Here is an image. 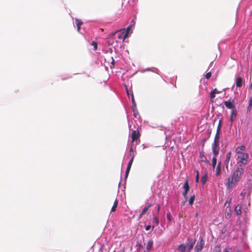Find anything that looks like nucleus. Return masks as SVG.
Wrapping results in <instances>:
<instances>
[{"label": "nucleus", "mask_w": 252, "mask_h": 252, "mask_svg": "<svg viewBox=\"0 0 252 252\" xmlns=\"http://www.w3.org/2000/svg\"><path fill=\"white\" fill-rule=\"evenodd\" d=\"M244 172V169L241 165H239L237 167V169L234 171L232 174L231 178H228L227 183H226V187L228 189L232 188L235 186V184L238 182Z\"/></svg>", "instance_id": "nucleus-1"}, {"label": "nucleus", "mask_w": 252, "mask_h": 252, "mask_svg": "<svg viewBox=\"0 0 252 252\" xmlns=\"http://www.w3.org/2000/svg\"><path fill=\"white\" fill-rule=\"evenodd\" d=\"M205 247V241L202 237H200L198 241L197 242L195 248V252H201L202 250Z\"/></svg>", "instance_id": "nucleus-2"}, {"label": "nucleus", "mask_w": 252, "mask_h": 252, "mask_svg": "<svg viewBox=\"0 0 252 252\" xmlns=\"http://www.w3.org/2000/svg\"><path fill=\"white\" fill-rule=\"evenodd\" d=\"M140 132L137 129L133 130L131 133V143H135V145L139 144L140 142Z\"/></svg>", "instance_id": "nucleus-3"}, {"label": "nucleus", "mask_w": 252, "mask_h": 252, "mask_svg": "<svg viewBox=\"0 0 252 252\" xmlns=\"http://www.w3.org/2000/svg\"><path fill=\"white\" fill-rule=\"evenodd\" d=\"M249 155L247 153H241L238 158L239 159V165H246L248 162Z\"/></svg>", "instance_id": "nucleus-4"}, {"label": "nucleus", "mask_w": 252, "mask_h": 252, "mask_svg": "<svg viewBox=\"0 0 252 252\" xmlns=\"http://www.w3.org/2000/svg\"><path fill=\"white\" fill-rule=\"evenodd\" d=\"M223 104L226 108L233 110L235 109V102L234 99H229L228 101H224Z\"/></svg>", "instance_id": "nucleus-5"}, {"label": "nucleus", "mask_w": 252, "mask_h": 252, "mask_svg": "<svg viewBox=\"0 0 252 252\" xmlns=\"http://www.w3.org/2000/svg\"><path fill=\"white\" fill-rule=\"evenodd\" d=\"M196 240L188 238L186 241V248L188 250L191 251L195 243Z\"/></svg>", "instance_id": "nucleus-6"}, {"label": "nucleus", "mask_w": 252, "mask_h": 252, "mask_svg": "<svg viewBox=\"0 0 252 252\" xmlns=\"http://www.w3.org/2000/svg\"><path fill=\"white\" fill-rule=\"evenodd\" d=\"M219 143L214 142L212 144V150L215 157L217 156L219 153Z\"/></svg>", "instance_id": "nucleus-7"}, {"label": "nucleus", "mask_w": 252, "mask_h": 252, "mask_svg": "<svg viewBox=\"0 0 252 252\" xmlns=\"http://www.w3.org/2000/svg\"><path fill=\"white\" fill-rule=\"evenodd\" d=\"M183 188H184V189H185V191L183 192V195H184L185 198H187V194H188V191L189 189V181L188 180L186 181V182L184 183Z\"/></svg>", "instance_id": "nucleus-8"}, {"label": "nucleus", "mask_w": 252, "mask_h": 252, "mask_svg": "<svg viewBox=\"0 0 252 252\" xmlns=\"http://www.w3.org/2000/svg\"><path fill=\"white\" fill-rule=\"evenodd\" d=\"M237 115V112L236 109H233V110H231V114L230 117V121L231 123L236 119Z\"/></svg>", "instance_id": "nucleus-9"}, {"label": "nucleus", "mask_w": 252, "mask_h": 252, "mask_svg": "<svg viewBox=\"0 0 252 252\" xmlns=\"http://www.w3.org/2000/svg\"><path fill=\"white\" fill-rule=\"evenodd\" d=\"M133 159H134V156H133L132 157V158L129 160V162L128 163V165H127V168H126V178H127L128 175L129 171L130 170V168H131V165H132V162L133 161Z\"/></svg>", "instance_id": "nucleus-10"}, {"label": "nucleus", "mask_w": 252, "mask_h": 252, "mask_svg": "<svg viewBox=\"0 0 252 252\" xmlns=\"http://www.w3.org/2000/svg\"><path fill=\"white\" fill-rule=\"evenodd\" d=\"M116 33H118V38L119 39H123V41L127 37V33H124V32H118L114 33L112 35H114Z\"/></svg>", "instance_id": "nucleus-11"}, {"label": "nucleus", "mask_w": 252, "mask_h": 252, "mask_svg": "<svg viewBox=\"0 0 252 252\" xmlns=\"http://www.w3.org/2000/svg\"><path fill=\"white\" fill-rule=\"evenodd\" d=\"M152 206V203H149L146 207H145L142 210V212L140 214L139 216V218H141L142 216L144 215L147 211L149 210V209Z\"/></svg>", "instance_id": "nucleus-12"}, {"label": "nucleus", "mask_w": 252, "mask_h": 252, "mask_svg": "<svg viewBox=\"0 0 252 252\" xmlns=\"http://www.w3.org/2000/svg\"><path fill=\"white\" fill-rule=\"evenodd\" d=\"M231 153L230 152L227 153L226 154V159L224 161L226 168L227 169H228V163H229L230 159L231 158Z\"/></svg>", "instance_id": "nucleus-13"}, {"label": "nucleus", "mask_w": 252, "mask_h": 252, "mask_svg": "<svg viewBox=\"0 0 252 252\" xmlns=\"http://www.w3.org/2000/svg\"><path fill=\"white\" fill-rule=\"evenodd\" d=\"M236 85L237 87H241L243 85V79L241 77H239L236 78Z\"/></svg>", "instance_id": "nucleus-14"}, {"label": "nucleus", "mask_w": 252, "mask_h": 252, "mask_svg": "<svg viewBox=\"0 0 252 252\" xmlns=\"http://www.w3.org/2000/svg\"><path fill=\"white\" fill-rule=\"evenodd\" d=\"M199 158L201 161L209 163V160H207L206 157L204 156L203 153L200 152L199 153Z\"/></svg>", "instance_id": "nucleus-15"}, {"label": "nucleus", "mask_w": 252, "mask_h": 252, "mask_svg": "<svg viewBox=\"0 0 252 252\" xmlns=\"http://www.w3.org/2000/svg\"><path fill=\"white\" fill-rule=\"evenodd\" d=\"M186 250V246L184 244H180L177 248V250L180 252H185Z\"/></svg>", "instance_id": "nucleus-16"}, {"label": "nucleus", "mask_w": 252, "mask_h": 252, "mask_svg": "<svg viewBox=\"0 0 252 252\" xmlns=\"http://www.w3.org/2000/svg\"><path fill=\"white\" fill-rule=\"evenodd\" d=\"M221 173V162H219L217 166L216 170V175L218 176L220 175Z\"/></svg>", "instance_id": "nucleus-17"}, {"label": "nucleus", "mask_w": 252, "mask_h": 252, "mask_svg": "<svg viewBox=\"0 0 252 252\" xmlns=\"http://www.w3.org/2000/svg\"><path fill=\"white\" fill-rule=\"evenodd\" d=\"M241 208H242V206L241 205H237L235 207V209H234V211H235V213L237 215H240L241 214Z\"/></svg>", "instance_id": "nucleus-18"}, {"label": "nucleus", "mask_w": 252, "mask_h": 252, "mask_svg": "<svg viewBox=\"0 0 252 252\" xmlns=\"http://www.w3.org/2000/svg\"><path fill=\"white\" fill-rule=\"evenodd\" d=\"M153 243H154V242L152 240H150L148 242V243H147V245L146 246V249H147V251H149L152 249L153 247Z\"/></svg>", "instance_id": "nucleus-19"}, {"label": "nucleus", "mask_w": 252, "mask_h": 252, "mask_svg": "<svg viewBox=\"0 0 252 252\" xmlns=\"http://www.w3.org/2000/svg\"><path fill=\"white\" fill-rule=\"evenodd\" d=\"M220 92H218L217 89H214L210 93V97L211 99H214L215 97V94L217 93H219Z\"/></svg>", "instance_id": "nucleus-20"}, {"label": "nucleus", "mask_w": 252, "mask_h": 252, "mask_svg": "<svg viewBox=\"0 0 252 252\" xmlns=\"http://www.w3.org/2000/svg\"><path fill=\"white\" fill-rule=\"evenodd\" d=\"M153 223L154 224L152 226L153 229L156 226L158 225L159 223L158 219L157 216H154L153 217Z\"/></svg>", "instance_id": "nucleus-21"}, {"label": "nucleus", "mask_w": 252, "mask_h": 252, "mask_svg": "<svg viewBox=\"0 0 252 252\" xmlns=\"http://www.w3.org/2000/svg\"><path fill=\"white\" fill-rule=\"evenodd\" d=\"M220 131H216V133L215 134V138L214 142H220Z\"/></svg>", "instance_id": "nucleus-22"}, {"label": "nucleus", "mask_w": 252, "mask_h": 252, "mask_svg": "<svg viewBox=\"0 0 252 252\" xmlns=\"http://www.w3.org/2000/svg\"><path fill=\"white\" fill-rule=\"evenodd\" d=\"M76 24L77 27V31L78 32H79L81 28V26L83 24V22L81 20L76 19Z\"/></svg>", "instance_id": "nucleus-23"}, {"label": "nucleus", "mask_w": 252, "mask_h": 252, "mask_svg": "<svg viewBox=\"0 0 252 252\" xmlns=\"http://www.w3.org/2000/svg\"><path fill=\"white\" fill-rule=\"evenodd\" d=\"M245 150V147L244 146H239L238 147H237L236 149V152L237 153V154H241V153H242L241 152V151H243Z\"/></svg>", "instance_id": "nucleus-24"}, {"label": "nucleus", "mask_w": 252, "mask_h": 252, "mask_svg": "<svg viewBox=\"0 0 252 252\" xmlns=\"http://www.w3.org/2000/svg\"><path fill=\"white\" fill-rule=\"evenodd\" d=\"M118 200L117 199H116L114 201V204L111 208V212H114L116 210V208L118 206Z\"/></svg>", "instance_id": "nucleus-25"}, {"label": "nucleus", "mask_w": 252, "mask_h": 252, "mask_svg": "<svg viewBox=\"0 0 252 252\" xmlns=\"http://www.w3.org/2000/svg\"><path fill=\"white\" fill-rule=\"evenodd\" d=\"M207 179H208V175L207 173H205V174H204L203 175V176L201 178V183H202V185H204L206 183Z\"/></svg>", "instance_id": "nucleus-26"}, {"label": "nucleus", "mask_w": 252, "mask_h": 252, "mask_svg": "<svg viewBox=\"0 0 252 252\" xmlns=\"http://www.w3.org/2000/svg\"><path fill=\"white\" fill-rule=\"evenodd\" d=\"M234 252V249L229 246H227L223 251V252Z\"/></svg>", "instance_id": "nucleus-27"}, {"label": "nucleus", "mask_w": 252, "mask_h": 252, "mask_svg": "<svg viewBox=\"0 0 252 252\" xmlns=\"http://www.w3.org/2000/svg\"><path fill=\"white\" fill-rule=\"evenodd\" d=\"M252 108V96L250 98L249 102V106L247 107V112H249L251 111Z\"/></svg>", "instance_id": "nucleus-28"}, {"label": "nucleus", "mask_w": 252, "mask_h": 252, "mask_svg": "<svg viewBox=\"0 0 252 252\" xmlns=\"http://www.w3.org/2000/svg\"><path fill=\"white\" fill-rule=\"evenodd\" d=\"M222 125V119H220L219 121V124H218V126H217V131H221V128Z\"/></svg>", "instance_id": "nucleus-29"}, {"label": "nucleus", "mask_w": 252, "mask_h": 252, "mask_svg": "<svg viewBox=\"0 0 252 252\" xmlns=\"http://www.w3.org/2000/svg\"><path fill=\"white\" fill-rule=\"evenodd\" d=\"M217 164V156H215L214 155V157L212 159V167L214 169L216 165Z\"/></svg>", "instance_id": "nucleus-30"}, {"label": "nucleus", "mask_w": 252, "mask_h": 252, "mask_svg": "<svg viewBox=\"0 0 252 252\" xmlns=\"http://www.w3.org/2000/svg\"><path fill=\"white\" fill-rule=\"evenodd\" d=\"M195 195H193L190 197L189 201V205H191L193 204V202L195 199Z\"/></svg>", "instance_id": "nucleus-31"}, {"label": "nucleus", "mask_w": 252, "mask_h": 252, "mask_svg": "<svg viewBox=\"0 0 252 252\" xmlns=\"http://www.w3.org/2000/svg\"><path fill=\"white\" fill-rule=\"evenodd\" d=\"M214 250L215 252H221V247L220 245H217L215 247Z\"/></svg>", "instance_id": "nucleus-32"}, {"label": "nucleus", "mask_w": 252, "mask_h": 252, "mask_svg": "<svg viewBox=\"0 0 252 252\" xmlns=\"http://www.w3.org/2000/svg\"><path fill=\"white\" fill-rule=\"evenodd\" d=\"M133 116L134 117L137 118V116L139 115L138 111L136 108L133 109Z\"/></svg>", "instance_id": "nucleus-33"}, {"label": "nucleus", "mask_w": 252, "mask_h": 252, "mask_svg": "<svg viewBox=\"0 0 252 252\" xmlns=\"http://www.w3.org/2000/svg\"><path fill=\"white\" fill-rule=\"evenodd\" d=\"M92 45L94 47V50H97V42L94 41L92 42Z\"/></svg>", "instance_id": "nucleus-34"}, {"label": "nucleus", "mask_w": 252, "mask_h": 252, "mask_svg": "<svg viewBox=\"0 0 252 252\" xmlns=\"http://www.w3.org/2000/svg\"><path fill=\"white\" fill-rule=\"evenodd\" d=\"M135 146H136V145H135V143H131V147L130 149V152H133L134 151V149H135Z\"/></svg>", "instance_id": "nucleus-35"}, {"label": "nucleus", "mask_w": 252, "mask_h": 252, "mask_svg": "<svg viewBox=\"0 0 252 252\" xmlns=\"http://www.w3.org/2000/svg\"><path fill=\"white\" fill-rule=\"evenodd\" d=\"M196 177H195V181L196 182L198 183V181H199V172L198 171H196Z\"/></svg>", "instance_id": "nucleus-36"}, {"label": "nucleus", "mask_w": 252, "mask_h": 252, "mask_svg": "<svg viewBox=\"0 0 252 252\" xmlns=\"http://www.w3.org/2000/svg\"><path fill=\"white\" fill-rule=\"evenodd\" d=\"M211 75L212 74L211 72H207L205 75L206 78L207 79H209L211 77Z\"/></svg>", "instance_id": "nucleus-37"}, {"label": "nucleus", "mask_w": 252, "mask_h": 252, "mask_svg": "<svg viewBox=\"0 0 252 252\" xmlns=\"http://www.w3.org/2000/svg\"><path fill=\"white\" fill-rule=\"evenodd\" d=\"M167 218L168 220H169L170 221L171 220V214H170V213L169 212V213H168L167 214Z\"/></svg>", "instance_id": "nucleus-38"}, {"label": "nucleus", "mask_w": 252, "mask_h": 252, "mask_svg": "<svg viewBox=\"0 0 252 252\" xmlns=\"http://www.w3.org/2000/svg\"><path fill=\"white\" fill-rule=\"evenodd\" d=\"M151 227H152V226L150 225H146V226H145V230L146 231H148L149 230H150V229L151 228Z\"/></svg>", "instance_id": "nucleus-39"}, {"label": "nucleus", "mask_w": 252, "mask_h": 252, "mask_svg": "<svg viewBox=\"0 0 252 252\" xmlns=\"http://www.w3.org/2000/svg\"><path fill=\"white\" fill-rule=\"evenodd\" d=\"M160 209V205L158 204V205H157V214H158L159 213V212Z\"/></svg>", "instance_id": "nucleus-40"}, {"label": "nucleus", "mask_w": 252, "mask_h": 252, "mask_svg": "<svg viewBox=\"0 0 252 252\" xmlns=\"http://www.w3.org/2000/svg\"><path fill=\"white\" fill-rule=\"evenodd\" d=\"M137 248H143V246L140 243H138L137 244H136V246Z\"/></svg>", "instance_id": "nucleus-41"}, {"label": "nucleus", "mask_w": 252, "mask_h": 252, "mask_svg": "<svg viewBox=\"0 0 252 252\" xmlns=\"http://www.w3.org/2000/svg\"><path fill=\"white\" fill-rule=\"evenodd\" d=\"M226 218H229L230 217V214L229 213H227V215L225 216Z\"/></svg>", "instance_id": "nucleus-42"}, {"label": "nucleus", "mask_w": 252, "mask_h": 252, "mask_svg": "<svg viewBox=\"0 0 252 252\" xmlns=\"http://www.w3.org/2000/svg\"><path fill=\"white\" fill-rule=\"evenodd\" d=\"M112 61L111 63H112V64H113V65H114V60L113 58H112Z\"/></svg>", "instance_id": "nucleus-43"}, {"label": "nucleus", "mask_w": 252, "mask_h": 252, "mask_svg": "<svg viewBox=\"0 0 252 252\" xmlns=\"http://www.w3.org/2000/svg\"><path fill=\"white\" fill-rule=\"evenodd\" d=\"M125 252V249H124V248H123V249H122V250H121V251H120V252Z\"/></svg>", "instance_id": "nucleus-44"}, {"label": "nucleus", "mask_w": 252, "mask_h": 252, "mask_svg": "<svg viewBox=\"0 0 252 252\" xmlns=\"http://www.w3.org/2000/svg\"><path fill=\"white\" fill-rule=\"evenodd\" d=\"M129 29H130V27H127V32H126V33H127V34L128 33V31H129Z\"/></svg>", "instance_id": "nucleus-45"}, {"label": "nucleus", "mask_w": 252, "mask_h": 252, "mask_svg": "<svg viewBox=\"0 0 252 252\" xmlns=\"http://www.w3.org/2000/svg\"><path fill=\"white\" fill-rule=\"evenodd\" d=\"M126 92H127V94H128V95H129V93H128V90H127V88H126Z\"/></svg>", "instance_id": "nucleus-46"}, {"label": "nucleus", "mask_w": 252, "mask_h": 252, "mask_svg": "<svg viewBox=\"0 0 252 252\" xmlns=\"http://www.w3.org/2000/svg\"><path fill=\"white\" fill-rule=\"evenodd\" d=\"M236 252H242L240 250H237Z\"/></svg>", "instance_id": "nucleus-47"}, {"label": "nucleus", "mask_w": 252, "mask_h": 252, "mask_svg": "<svg viewBox=\"0 0 252 252\" xmlns=\"http://www.w3.org/2000/svg\"><path fill=\"white\" fill-rule=\"evenodd\" d=\"M100 30H101L102 32L103 31V29H100Z\"/></svg>", "instance_id": "nucleus-48"}, {"label": "nucleus", "mask_w": 252, "mask_h": 252, "mask_svg": "<svg viewBox=\"0 0 252 252\" xmlns=\"http://www.w3.org/2000/svg\"><path fill=\"white\" fill-rule=\"evenodd\" d=\"M187 252H191V251H189V250H187Z\"/></svg>", "instance_id": "nucleus-49"}, {"label": "nucleus", "mask_w": 252, "mask_h": 252, "mask_svg": "<svg viewBox=\"0 0 252 252\" xmlns=\"http://www.w3.org/2000/svg\"><path fill=\"white\" fill-rule=\"evenodd\" d=\"M132 100H133L134 98H133V94L132 95Z\"/></svg>", "instance_id": "nucleus-50"}, {"label": "nucleus", "mask_w": 252, "mask_h": 252, "mask_svg": "<svg viewBox=\"0 0 252 252\" xmlns=\"http://www.w3.org/2000/svg\"><path fill=\"white\" fill-rule=\"evenodd\" d=\"M185 202H182V204L184 205Z\"/></svg>", "instance_id": "nucleus-51"}]
</instances>
